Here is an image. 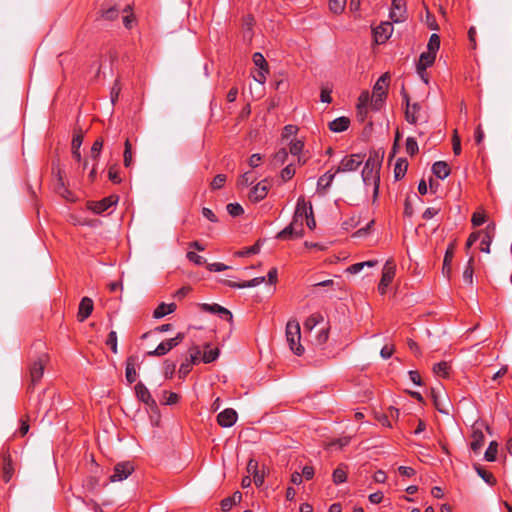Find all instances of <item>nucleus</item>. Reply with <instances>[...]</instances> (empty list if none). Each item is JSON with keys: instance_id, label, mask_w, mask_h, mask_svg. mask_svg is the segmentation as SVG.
<instances>
[{"instance_id": "1", "label": "nucleus", "mask_w": 512, "mask_h": 512, "mask_svg": "<svg viewBox=\"0 0 512 512\" xmlns=\"http://www.w3.org/2000/svg\"><path fill=\"white\" fill-rule=\"evenodd\" d=\"M286 340L294 354L301 356L304 353V347L300 343V324L296 319H290L286 325Z\"/></svg>"}, {"instance_id": "2", "label": "nucleus", "mask_w": 512, "mask_h": 512, "mask_svg": "<svg viewBox=\"0 0 512 512\" xmlns=\"http://www.w3.org/2000/svg\"><path fill=\"white\" fill-rule=\"evenodd\" d=\"M134 471V466L131 462H120L114 467V472L110 476L111 482H119L128 478Z\"/></svg>"}, {"instance_id": "3", "label": "nucleus", "mask_w": 512, "mask_h": 512, "mask_svg": "<svg viewBox=\"0 0 512 512\" xmlns=\"http://www.w3.org/2000/svg\"><path fill=\"white\" fill-rule=\"evenodd\" d=\"M135 393L137 398L145 403L152 411L158 410L156 401L151 397L149 390L142 382L136 384Z\"/></svg>"}, {"instance_id": "4", "label": "nucleus", "mask_w": 512, "mask_h": 512, "mask_svg": "<svg viewBox=\"0 0 512 512\" xmlns=\"http://www.w3.org/2000/svg\"><path fill=\"white\" fill-rule=\"evenodd\" d=\"M393 32V26L390 22H384L373 30L375 42L382 44L387 41Z\"/></svg>"}, {"instance_id": "5", "label": "nucleus", "mask_w": 512, "mask_h": 512, "mask_svg": "<svg viewBox=\"0 0 512 512\" xmlns=\"http://www.w3.org/2000/svg\"><path fill=\"white\" fill-rule=\"evenodd\" d=\"M46 356H40L31 366L30 368V376H31V384L35 385L43 376L45 364H46Z\"/></svg>"}, {"instance_id": "6", "label": "nucleus", "mask_w": 512, "mask_h": 512, "mask_svg": "<svg viewBox=\"0 0 512 512\" xmlns=\"http://www.w3.org/2000/svg\"><path fill=\"white\" fill-rule=\"evenodd\" d=\"M362 163V158L358 154H353L347 158H344L340 165L338 166L336 173L338 172H346V171H354L356 170L360 164Z\"/></svg>"}, {"instance_id": "7", "label": "nucleus", "mask_w": 512, "mask_h": 512, "mask_svg": "<svg viewBox=\"0 0 512 512\" xmlns=\"http://www.w3.org/2000/svg\"><path fill=\"white\" fill-rule=\"evenodd\" d=\"M390 18L393 22L399 23L406 19V9L404 0H393Z\"/></svg>"}, {"instance_id": "8", "label": "nucleus", "mask_w": 512, "mask_h": 512, "mask_svg": "<svg viewBox=\"0 0 512 512\" xmlns=\"http://www.w3.org/2000/svg\"><path fill=\"white\" fill-rule=\"evenodd\" d=\"M308 215L309 206L307 207L304 197H299L292 221H294V224H298V226H303V220Z\"/></svg>"}, {"instance_id": "9", "label": "nucleus", "mask_w": 512, "mask_h": 512, "mask_svg": "<svg viewBox=\"0 0 512 512\" xmlns=\"http://www.w3.org/2000/svg\"><path fill=\"white\" fill-rule=\"evenodd\" d=\"M237 418V412L232 408H227L218 414L217 422L222 427H231L236 423Z\"/></svg>"}, {"instance_id": "10", "label": "nucleus", "mask_w": 512, "mask_h": 512, "mask_svg": "<svg viewBox=\"0 0 512 512\" xmlns=\"http://www.w3.org/2000/svg\"><path fill=\"white\" fill-rule=\"evenodd\" d=\"M118 196H110L107 198H104L103 200L99 202H90L88 207L96 214H101L102 212L106 211L109 207L112 205H115L118 202Z\"/></svg>"}, {"instance_id": "11", "label": "nucleus", "mask_w": 512, "mask_h": 512, "mask_svg": "<svg viewBox=\"0 0 512 512\" xmlns=\"http://www.w3.org/2000/svg\"><path fill=\"white\" fill-rule=\"evenodd\" d=\"M93 301L89 297H83L80 301L77 317L80 322L85 321L93 311Z\"/></svg>"}, {"instance_id": "12", "label": "nucleus", "mask_w": 512, "mask_h": 512, "mask_svg": "<svg viewBox=\"0 0 512 512\" xmlns=\"http://www.w3.org/2000/svg\"><path fill=\"white\" fill-rule=\"evenodd\" d=\"M0 469L2 473V479L5 482H9L14 472L11 456L9 454L5 453L2 455Z\"/></svg>"}, {"instance_id": "13", "label": "nucleus", "mask_w": 512, "mask_h": 512, "mask_svg": "<svg viewBox=\"0 0 512 512\" xmlns=\"http://www.w3.org/2000/svg\"><path fill=\"white\" fill-rule=\"evenodd\" d=\"M269 189V185L267 180H263L258 183L253 189L250 191L249 198L253 202H258L264 199L267 195Z\"/></svg>"}, {"instance_id": "14", "label": "nucleus", "mask_w": 512, "mask_h": 512, "mask_svg": "<svg viewBox=\"0 0 512 512\" xmlns=\"http://www.w3.org/2000/svg\"><path fill=\"white\" fill-rule=\"evenodd\" d=\"M200 308L205 311V312H210V313H213V314H219L221 316H225L227 317V319L229 321H232V313L226 309L225 307H222L221 305L219 304H207V303H203L200 305Z\"/></svg>"}, {"instance_id": "15", "label": "nucleus", "mask_w": 512, "mask_h": 512, "mask_svg": "<svg viewBox=\"0 0 512 512\" xmlns=\"http://www.w3.org/2000/svg\"><path fill=\"white\" fill-rule=\"evenodd\" d=\"M389 79L390 75L388 72L381 75V77L376 81L373 87L372 95L386 97Z\"/></svg>"}, {"instance_id": "16", "label": "nucleus", "mask_w": 512, "mask_h": 512, "mask_svg": "<svg viewBox=\"0 0 512 512\" xmlns=\"http://www.w3.org/2000/svg\"><path fill=\"white\" fill-rule=\"evenodd\" d=\"M404 99L406 101V111H405L406 120L408 122L414 124V123H416V121L418 119L417 113L420 110V104L414 103L412 106H410L409 97L407 94H404Z\"/></svg>"}, {"instance_id": "17", "label": "nucleus", "mask_w": 512, "mask_h": 512, "mask_svg": "<svg viewBox=\"0 0 512 512\" xmlns=\"http://www.w3.org/2000/svg\"><path fill=\"white\" fill-rule=\"evenodd\" d=\"M137 356L131 355L127 358L126 361V369H125V377L128 383H133L136 380V369L135 365L137 363Z\"/></svg>"}, {"instance_id": "18", "label": "nucleus", "mask_w": 512, "mask_h": 512, "mask_svg": "<svg viewBox=\"0 0 512 512\" xmlns=\"http://www.w3.org/2000/svg\"><path fill=\"white\" fill-rule=\"evenodd\" d=\"M453 257H454V245L451 244L445 252L443 267H442V274L448 279L450 278L451 271H452L451 263H452Z\"/></svg>"}, {"instance_id": "19", "label": "nucleus", "mask_w": 512, "mask_h": 512, "mask_svg": "<svg viewBox=\"0 0 512 512\" xmlns=\"http://www.w3.org/2000/svg\"><path fill=\"white\" fill-rule=\"evenodd\" d=\"M350 125V119L348 117H339L329 122V129L333 132L339 133L348 129Z\"/></svg>"}, {"instance_id": "20", "label": "nucleus", "mask_w": 512, "mask_h": 512, "mask_svg": "<svg viewBox=\"0 0 512 512\" xmlns=\"http://www.w3.org/2000/svg\"><path fill=\"white\" fill-rule=\"evenodd\" d=\"M395 271L396 265L393 260H387L383 267L382 278L380 281L390 284L395 276Z\"/></svg>"}, {"instance_id": "21", "label": "nucleus", "mask_w": 512, "mask_h": 512, "mask_svg": "<svg viewBox=\"0 0 512 512\" xmlns=\"http://www.w3.org/2000/svg\"><path fill=\"white\" fill-rule=\"evenodd\" d=\"M175 346V343H173V340L168 339L166 341L161 342L155 350L149 351L147 355L149 356H163L166 353H168L171 349H173Z\"/></svg>"}, {"instance_id": "22", "label": "nucleus", "mask_w": 512, "mask_h": 512, "mask_svg": "<svg viewBox=\"0 0 512 512\" xmlns=\"http://www.w3.org/2000/svg\"><path fill=\"white\" fill-rule=\"evenodd\" d=\"M433 173L440 179H445L450 174L449 165L445 161H437L432 166Z\"/></svg>"}, {"instance_id": "23", "label": "nucleus", "mask_w": 512, "mask_h": 512, "mask_svg": "<svg viewBox=\"0 0 512 512\" xmlns=\"http://www.w3.org/2000/svg\"><path fill=\"white\" fill-rule=\"evenodd\" d=\"M175 309H176L175 303H170V304L161 303L154 310L153 317L156 319H160L167 314L173 313L175 311Z\"/></svg>"}, {"instance_id": "24", "label": "nucleus", "mask_w": 512, "mask_h": 512, "mask_svg": "<svg viewBox=\"0 0 512 512\" xmlns=\"http://www.w3.org/2000/svg\"><path fill=\"white\" fill-rule=\"evenodd\" d=\"M83 143V132L79 130L72 140V155L77 161H81L80 147Z\"/></svg>"}, {"instance_id": "25", "label": "nucleus", "mask_w": 512, "mask_h": 512, "mask_svg": "<svg viewBox=\"0 0 512 512\" xmlns=\"http://www.w3.org/2000/svg\"><path fill=\"white\" fill-rule=\"evenodd\" d=\"M436 59V54L430 51L423 52L419 57L417 67L421 70H426L427 67L431 66Z\"/></svg>"}, {"instance_id": "26", "label": "nucleus", "mask_w": 512, "mask_h": 512, "mask_svg": "<svg viewBox=\"0 0 512 512\" xmlns=\"http://www.w3.org/2000/svg\"><path fill=\"white\" fill-rule=\"evenodd\" d=\"M241 500L242 494L239 491H236L231 497L224 498L221 501V509L223 511H229L233 505L240 503Z\"/></svg>"}, {"instance_id": "27", "label": "nucleus", "mask_w": 512, "mask_h": 512, "mask_svg": "<svg viewBox=\"0 0 512 512\" xmlns=\"http://www.w3.org/2000/svg\"><path fill=\"white\" fill-rule=\"evenodd\" d=\"M382 159H383V154L380 155L377 152H373L369 155V158L367 159L365 166H367L368 168L374 169V170H376V173H379Z\"/></svg>"}, {"instance_id": "28", "label": "nucleus", "mask_w": 512, "mask_h": 512, "mask_svg": "<svg viewBox=\"0 0 512 512\" xmlns=\"http://www.w3.org/2000/svg\"><path fill=\"white\" fill-rule=\"evenodd\" d=\"M408 162L404 158H399L395 164L394 177L396 180L401 179L407 172Z\"/></svg>"}, {"instance_id": "29", "label": "nucleus", "mask_w": 512, "mask_h": 512, "mask_svg": "<svg viewBox=\"0 0 512 512\" xmlns=\"http://www.w3.org/2000/svg\"><path fill=\"white\" fill-rule=\"evenodd\" d=\"M484 434L481 430H474L472 434L471 449L474 452H478L484 444Z\"/></svg>"}, {"instance_id": "30", "label": "nucleus", "mask_w": 512, "mask_h": 512, "mask_svg": "<svg viewBox=\"0 0 512 512\" xmlns=\"http://www.w3.org/2000/svg\"><path fill=\"white\" fill-rule=\"evenodd\" d=\"M334 177H335V173H331V172H326L324 175H322L318 179L317 190L320 192L322 190L327 189L331 185Z\"/></svg>"}, {"instance_id": "31", "label": "nucleus", "mask_w": 512, "mask_h": 512, "mask_svg": "<svg viewBox=\"0 0 512 512\" xmlns=\"http://www.w3.org/2000/svg\"><path fill=\"white\" fill-rule=\"evenodd\" d=\"M219 356V350L218 349H211L209 344L205 345L204 354H203V361L205 363L213 362L217 359Z\"/></svg>"}, {"instance_id": "32", "label": "nucleus", "mask_w": 512, "mask_h": 512, "mask_svg": "<svg viewBox=\"0 0 512 512\" xmlns=\"http://www.w3.org/2000/svg\"><path fill=\"white\" fill-rule=\"evenodd\" d=\"M323 321V316L321 314H314L309 316L304 322V328L308 331H312L314 327Z\"/></svg>"}, {"instance_id": "33", "label": "nucleus", "mask_w": 512, "mask_h": 512, "mask_svg": "<svg viewBox=\"0 0 512 512\" xmlns=\"http://www.w3.org/2000/svg\"><path fill=\"white\" fill-rule=\"evenodd\" d=\"M474 469L486 483L489 485H493L495 483L494 476L490 472L485 471L479 464H475Z\"/></svg>"}, {"instance_id": "34", "label": "nucleus", "mask_w": 512, "mask_h": 512, "mask_svg": "<svg viewBox=\"0 0 512 512\" xmlns=\"http://www.w3.org/2000/svg\"><path fill=\"white\" fill-rule=\"evenodd\" d=\"M374 177H380L379 173H376V170L368 168L364 166L362 170V179L363 182L368 185L370 182L374 183Z\"/></svg>"}, {"instance_id": "35", "label": "nucleus", "mask_w": 512, "mask_h": 512, "mask_svg": "<svg viewBox=\"0 0 512 512\" xmlns=\"http://www.w3.org/2000/svg\"><path fill=\"white\" fill-rule=\"evenodd\" d=\"M298 227V224H294V221L290 223L286 228H284L282 231H280L277 234L278 239H286L288 237L294 236L295 228Z\"/></svg>"}, {"instance_id": "36", "label": "nucleus", "mask_w": 512, "mask_h": 512, "mask_svg": "<svg viewBox=\"0 0 512 512\" xmlns=\"http://www.w3.org/2000/svg\"><path fill=\"white\" fill-rule=\"evenodd\" d=\"M440 48V37L437 34H432L430 36L428 45H427V51H430L432 53H437V51Z\"/></svg>"}, {"instance_id": "37", "label": "nucleus", "mask_w": 512, "mask_h": 512, "mask_svg": "<svg viewBox=\"0 0 512 512\" xmlns=\"http://www.w3.org/2000/svg\"><path fill=\"white\" fill-rule=\"evenodd\" d=\"M346 0H329V8L335 13H341L345 8Z\"/></svg>"}, {"instance_id": "38", "label": "nucleus", "mask_w": 512, "mask_h": 512, "mask_svg": "<svg viewBox=\"0 0 512 512\" xmlns=\"http://www.w3.org/2000/svg\"><path fill=\"white\" fill-rule=\"evenodd\" d=\"M497 448H498V444L496 441H492L489 444V446L485 452V459L487 461H494L496 459Z\"/></svg>"}, {"instance_id": "39", "label": "nucleus", "mask_w": 512, "mask_h": 512, "mask_svg": "<svg viewBox=\"0 0 512 512\" xmlns=\"http://www.w3.org/2000/svg\"><path fill=\"white\" fill-rule=\"evenodd\" d=\"M431 396H432L433 403H434V406L436 407V409H437L440 413L448 414V410H446V409L443 407L442 400L440 399V396L436 393V390H435L434 388L431 390Z\"/></svg>"}, {"instance_id": "40", "label": "nucleus", "mask_w": 512, "mask_h": 512, "mask_svg": "<svg viewBox=\"0 0 512 512\" xmlns=\"http://www.w3.org/2000/svg\"><path fill=\"white\" fill-rule=\"evenodd\" d=\"M433 371L438 376L447 377L448 376V371H449L448 363L447 362H440V363L434 365Z\"/></svg>"}, {"instance_id": "41", "label": "nucleus", "mask_w": 512, "mask_h": 512, "mask_svg": "<svg viewBox=\"0 0 512 512\" xmlns=\"http://www.w3.org/2000/svg\"><path fill=\"white\" fill-rule=\"evenodd\" d=\"M329 327H326L324 329H322L316 336L315 338V344L318 345V346H323L327 340H328V337H329Z\"/></svg>"}, {"instance_id": "42", "label": "nucleus", "mask_w": 512, "mask_h": 512, "mask_svg": "<svg viewBox=\"0 0 512 512\" xmlns=\"http://www.w3.org/2000/svg\"><path fill=\"white\" fill-rule=\"evenodd\" d=\"M253 62L257 67H259V69H262V70L268 69V64H267L264 56L259 52H256L253 54Z\"/></svg>"}, {"instance_id": "43", "label": "nucleus", "mask_w": 512, "mask_h": 512, "mask_svg": "<svg viewBox=\"0 0 512 512\" xmlns=\"http://www.w3.org/2000/svg\"><path fill=\"white\" fill-rule=\"evenodd\" d=\"M418 144L412 137L406 139V151L409 155L413 156L418 152Z\"/></svg>"}, {"instance_id": "44", "label": "nucleus", "mask_w": 512, "mask_h": 512, "mask_svg": "<svg viewBox=\"0 0 512 512\" xmlns=\"http://www.w3.org/2000/svg\"><path fill=\"white\" fill-rule=\"evenodd\" d=\"M259 251H260V244H259V242H257L256 244H254L251 247H248L242 251H238L236 253V255L239 257H245V256H249L252 254H257Z\"/></svg>"}, {"instance_id": "45", "label": "nucleus", "mask_w": 512, "mask_h": 512, "mask_svg": "<svg viewBox=\"0 0 512 512\" xmlns=\"http://www.w3.org/2000/svg\"><path fill=\"white\" fill-rule=\"evenodd\" d=\"M132 164V147L129 140L125 142V150H124V165L126 167H130Z\"/></svg>"}, {"instance_id": "46", "label": "nucleus", "mask_w": 512, "mask_h": 512, "mask_svg": "<svg viewBox=\"0 0 512 512\" xmlns=\"http://www.w3.org/2000/svg\"><path fill=\"white\" fill-rule=\"evenodd\" d=\"M227 211L233 217L239 216V215L243 214V212H244L242 206L238 203L228 204Z\"/></svg>"}, {"instance_id": "47", "label": "nucleus", "mask_w": 512, "mask_h": 512, "mask_svg": "<svg viewBox=\"0 0 512 512\" xmlns=\"http://www.w3.org/2000/svg\"><path fill=\"white\" fill-rule=\"evenodd\" d=\"M304 143L301 140H294L290 143L289 151L292 155H299L303 150Z\"/></svg>"}, {"instance_id": "48", "label": "nucleus", "mask_w": 512, "mask_h": 512, "mask_svg": "<svg viewBox=\"0 0 512 512\" xmlns=\"http://www.w3.org/2000/svg\"><path fill=\"white\" fill-rule=\"evenodd\" d=\"M102 148H103V140L97 139L91 148V157L95 160L98 159Z\"/></svg>"}, {"instance_id": "49", "label": "nucleus", "mask_w": 512, "mask_h": 512, "mask_svg": "<svg viewBox=\"0 0 512 512\" xmlns=\"http://www.w3.org/2000/svg\"><path fill=\"white\" fill-rule=\"evenodd\" d=\"M106 343H107V345L110 346L111 350L114 353L118 352V348H117V334H116L115 331H111L109 333Z\"/></svg>"}, {"instance_id": "50", "label": "nucleus", "mask_w": 512, "mask_h": 512, "mask_svg": "<svg viewBox=\"0 0 512 512\" xmlns=\"http://www.w3.org/2000/svg\"><path fill=\"white\" fill-rule=\"evenodd\" d=\"M225 181H226V176L224 174H218L212 180L211 188L214 190L220 189L223 186V184L225 183Z\"/></svg>"}, {"instance_id": "51", "label": "nucleus", "mask_w": 512, "mask_h": 512, "mask_svg": "<svg viewBox=\"0 0 512 512\" xmlns=\"http://www.w3.org/2000/svg\"><path fill=\"white\" fill-rule=\"evenodd\" d=\"M346 480V472L342 468H337L333 472V481L336 484L342 483Z\"/></svg>"}, {"instance_id": "52", "label": "nucleus", "mask_w": 512, "mask_h": 512, "mask_svg": "<svg viewBox=\"0 0 512 512\" xmlns=\"http://www.w3.org/2000/svg\"><path fill=\"white\" fill-rule=\"evenodd\" d=\"M252 26H253V19L247 18L244 23V38L247 40L252 39Z\"/></svg>"}, {"instance_id": "53", "label": "nucleus", "mask_w": 512, "mask_h": 512, "mask_svg": "<svg viewBox=\"0 0 512 512\" xmlns=\"http://www.w3.org/2000/svg\"><path fill=\"white\" fill-rule=\"evenodd\" d=\"M295 174V169L293 168V165H287L282 171H281V177L284 181H287L291 179Z\"/></svg>"}, {"instance_id": "54", "label": "nucleus", "mask_w": 512, "mask_h": 512, "mask_svg": "<svg viewBox=\"0 0 512 512\" xmlns=\"http://www.w3.org/2000/svg\"><path fill=\"white\" fill-rule=\"evenodd\" d=\"M385 97L372 95L370 96L371 106L374 110H379L383 104Z\"/></svg>"}, {"instance_id": "55", "label": "nucleus", "mask_w": 512, "mask_h": 512, "mask_svg": "<svg viewBox=\"0 0 512 512\" xmlns=\"http://www.w3.org/2000/svg\"><path fill=\"white\" fill-rule=\"evenodd\" d=\"M288 157V152L286 149H280L275 155H274V162L276 164H283Z\"/></svg>"}, {"instance_id": "56", "label": "nucleus", "mask_w": 512, "mask_h": 512, "mask_svg": "<svg viewBox=\"0 0 512 512\" xmlns=\"http://www.w3.org/2000/svg\"><path fill=\"white\" fill-rule=\"evenodd\" d=\"M163 394L167 395V398H165V400L163 402L166 405H173V404L177 403L179 400L178 394H176L174 392L168 393L167 391H164Z\"/></svg>"}, {"instance_id": "57", "label": "nucleus", "mask_w": 512, "mask_h": 512, "mask_svg": "<svg viewBox=\"0 0 512 512\" xmlns=\"http://www.w3.org/2000/svg\"><path fill=\"white\" fill-rule=\"evenodd\" d=\"M253 179L249 172L244 173L238 180V186L246 187L253 183Z\"/></svg>"}, {"instance_id": "58", "label": "nucleus", "mask_w": 512, "mask_h": 512, "mask_svg": "<svg viewBox=\"0 0 512 512\" xmlns=\"http://www.w3.org/2000/svg\"><path fill=\"white\" fill-rule=\"evenodd\" d=\"M187 257L190 261H193L197 265H203L206 263V260L202 256L197 255L195 252H188Z\"/></svg>"}, {"instance_id": "59", "label": "nucleus", "mask_w": 512, "mask_h": 512, "mask_svg": "<svg viewBox=\"0 0 512 512\" xmlns=\"http://www.w3.org/2000/svg\"><path fill=\"white\" fill-rule=\"evenodd\" d=\"M176 365L173 362L166 361L164 364V374L167 378L172 377L175 371Z\"/></svg>"}, {"instance_id": "60", "label": "nucleus", "mask_w": 512, "mask_h": 512, "mask_svg": "<svg viewBox=\"0 0 512 512\" xmlns=\"http://www.w3.org/2000/svg\"><path fill=\"white\" fill-rule=\"evenodd\" d=\"M439 211H440L439 208L429 207L424 211V213L422 214V217H423V219L429 220V219L433 218L435 215H437Z\"/></svg>"}, {"instance_id": "61", "label": "nucleus", "mask_w": 512, "mask_h": 512, "mask_svg": "<svg viewBox=\"0 0 512 512\" xmlns=\"http://www.w3.org/2000/svg\"><path fill=\"white\" fill-rule=\"evenodd\" d=\"M471 221L474 226H480L486 221V218L482 213H474Z\"/></svg>"}, {"instance_id": "62", "label": "nucleus", "mask_w": 512, "mask_h": 512, "mask_svg": "<svg viewBox=\"0 0 512 512\" xmlns=\"http://www.w3.org/2000/svg\"><path fill=\"white\" fill-rule=\"evenodd\" d=\"M118 10L116 7H111L103 12L102 16L107 20H113L117 17Z\"/></svg>"}, {"instance_id": "63", "label": "nucleus", "mask_w": 512, "mask_h": 512, "mask_svg": "<svg viewBox=\"0 0 512 512\" xmlns=\"http://www.w3.org/2000/svg\"><path fill=\"white\" fill-rule=\"evenodd\" d=\"M473 274H474V269H470V267H466L463 272L464 281L471 285L473 283Z\"/></svg>"}, {"instance_id": "64", "label": "nucleus", "mask_w": 512, "mask_h": 512, "mask_svg": "<svg viewBox=\"0 0 512 512\" xmlns=\"http://www.w3.org/2000/svg\"><path fill=\"white\" fill-rule=\"evenodd\" d=\"M491 237L486 235L482 240H481V250L485 253H490V245H491Z\"/></svg>"}]
</instances>
